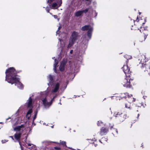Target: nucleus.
Masks as SVG:
<instances>
[{
	"mask_svg": "<svg viewBox=\"0 0 150 150\" xmlns=\"http://www.w3.org/2000/svg\"><path fill=\"white\" fill-rule=\"evenodd\" d=\"M49 82L48 85L49 86H52L51 91L48 88L47 90L41 94L42 102L45 108H48L52 104V101L57 96V93L59 89L61 82L60 81L53 83V76L49 75L48 77Z\"/></svg>",
	"mask_w": 150,
	"mask_h": 150,
	"instance_id": "obj_1",
	"label": "nucleus"
},
{
	"mask_svg": "<svg viewBox=\"0 0 150 150\" xmlns=\"http://www.w3.org/2000/svg\"><path fill=\"white\" fill-rule=\"evenodd\" d=\"M6 76L5 80L8 83L15 86L19 88L22 89L23 86V84L20 82L19 79L16 76V72L15 69L13 67H10L7 69L5 72Z\"/></svg>",
	"mask_w": 150,
	"mask_h": 150,
	"instance_id": "obj_2",
	"label": "nucleus"
},
{
	"mask_svg": "<svg viewBox=\"0 0 150 150\" xmlns=\"http://www.w3.org/2000/svg\"><path fill=\"white\" fill-rule=\"evenodd\" d=\"M139 64H138L139 67L141 68L146 73H148L150 75V66L146 65V61L145 57L144 55H142L139 57Z\"/></svg>",
	"mask_w": 150,
	"mask_h": 150,
	"instance_id": "obj_3",
	"label": "nucleus"
},
{
	"mask_svg": "<svg viewBox=\"0 0 150 150\" xmlns=\"http://www.w3.org/2000/svg\"><path fill=\"white\" fill-rule=\"evenodd\" d=\"M48 5L52 9H57L60 7L62 3V0H48Z\"/></svg>",
	"mask_w": 150,
	"mask_h": 150,
	"instance_id": "obj_4",
	"label": "nucleus"
},
{
	"mask_svg": "<svg viewBox=\"0 0 150 150\" xmlns=\"http://www.w3.org/2000/svg\"><path fill=\"white\" fill-rule=\"evenodd\" d=\"M81 30H88L87 34L88 38L84 39L83 40V42L84 41L86 43H87L88 40L91 38L93 30V27L90 25H86L83 27L81 28Z\"/></svg>",
	"mask_w": 150,
	"mask_h": 150,
	"instance_id": "obj_5",
	"label": "nucleus"
},
{
	"mask_svg": "<svg viewBox=\"0 0 150 150\" xmlns=\"http://www.w3.org/2000/svg\"><path fill=\"white\" fill-rule=\"evenodd\" d=\"M13 129L14 131L16 132L19 131L21 132L20 133H16L15 134L14 136L15 138L19 142V144H20L19 140L21 136V132L25 129L24 125H22L20 126H17L14 127Z\"/></svg>",
	"mask_w": 150,
	"mask_h": 150,
	"instance_id": "obj_6",
	"label": "nucleus"
},
{
	"mask_svg": "<svg viewBox=\"0 0 150 150\" xmlns=\"http://www.w3.org/2000/svg\"><path fill=\"white\" fill-rule=\"evenodd\" d=\"M78 37L79 35L77 32L74 31L72 33L69 40V43L67 46L68 48H70L73 45Z\"/></svg>",
	"mask_w": 150,
	"mask_h": 150,
	"instance_id": "obj_7",
	"label": "nucleus"
},
{
	"mask_svg": "<svg viewBox=\"0 0 150 150\" xmlns=\"http://www.w3.org/2000/svg\"><path fill=\"white\" fill-rule=\"evenodd\" d=\"M27 103L28 107L30 109L27 113L26 117L28 118V119H29L30 116V114L32 112V98L30 97L28 100Z\"/></svg>",
	"mask_w": 150,
	"mask_h": 150,
	"instance_id": "obj_8",
	"label": "nucleus"
},
{
	"mask_svg": "<svg viewBox=\"0 0 150 150\" xmlns=\"http://www.w3.org/2000/svg\"><path fill=\"white\" fill-rule=\"evenodd\" d=\"M122 69L126 76L127 77L129 76V74L131 72L128 65L127 64L124 65L122 67Z\"/></svg>",
	"mask_w": 150,
	"mask_h": 150,
	"instance_id": "obj_9",
	"label": "nucleus"
},
{
	"mask_svg": "<svg viewBox=\"0 0 150 150\" xmlns=\"http://www.w3.org/2000/svg\"><path fill=\"white\" fill-rule=\"evenodd\" d=\"M122 84L125 87H129L130 86L129 79L128 78L122 80Z\"/></svg>",
	"mask_w": 150,
	"mask_h": 150,
	"instance_id": "obj_10",
	"label": "nucleus"
},
{
	"mask_svg": "<svg viewBox=\"0 0 150 150\" xmlns=\"http://www.w3.org/2000/svg\"><path fill=\"white\" fill-rule=\"evenodd\" d=\"M108 131V129L105 127H102L100 129V134L102 135L106 133Z\"/></svg>",
	"mask_w": 150,
	"mask_h": 150,
	"instance_id": "obj_11",
	"label": "nucleus"
},
{
	"mask_svg": "<svg viewBox=\"0 0 150 150\" xmlns=\"http://www.w3.org/2000/svg\"><path fill=\"white\" fill-rule=\"evenodd\" d=\"M65 64V62H62L61 63L59 67L60 71H62L64 70Z\"/></svg>",
	"mask_w": 150,
	"mask_h": 150,
	"instance_id": "obj_12",
	"label": "nucleus"
},
{
	"mask_svg": "<svg viewBox=\"0 0 150 150\" xmlns=\"http://www.w3.org/2000/svg\"><path fill=\"white\" fill-rule=\"evenodd\" d=\"M58 64V61L56 59H54V72L56 73H57V70L56 69L57 65Z\"/></svg>",
	"mask_w": 150,
	"mask_h": 150,
	"instance_id": "obj_13",
	"label": "nucleus"
},
{
	"mask_svg": "<svg viewBox=\"0 0 150 150\" xmlns=\"http://www.w3.org/2000/svg\"><path fill=\"white\" fill-rule=\"evenodd\" d=\"M82 11H79L75 13V15L77 17H79L81 16L82 14Z\"/></svg>",
	"mask_w": 150,
	"mask_h": 150,
	"instance_id": "obj_14",
	"label": "nucleus"
},
{
	"mask_svg": "<svg viewBox=\"0 0 150 150\" xmlns=\"http://www.w3.org/2000/svg\"><path fill=\"white\" fill-rule=\"evenodd\" d=\"M59 40L60 43V46L61 47L63 48L65 46L64 42L63 40L60 39V38H59Z\"/></svg>",
	"mask_w": 150,
	"mask_h": 150,
	"instance_id": "obj_15",
	"label": "nucleus"
},
{
	"mask_svg": "<svg viewBox=\"0 0 150 150\" xmlns=\"http://www.w3.org/2000/svg\"><path fill=\"white\" fill-rule=\"evenodd\" d=\"M16 122L17 123L19 122H21L22 121V118L21 117H18L16 119Z\"/></svg>",
	"mask_w": 150,
	"mask_h": 150,
	"instance_id": "obj_16",
	"label": "nucleus"
},
{
	"mask_svg": "<svg viewBox=\"0 0 150 150\" xmlns=\"http://www.w3.org/2000/svg\"><path fill=\"white\" fill-rule=\"evenodd\" d=\"M122 114L121 112H115L114 113V116L115 117H119L120 115Z\"/></svg>",
	"mask_w": 150,
	"mask_h": 150,
	"instance_id": "obj_17",
	"label": "nucleus"
},
{
	"mask_svg": "<svg viewBox=\"0 0 150 150\" xmlns=\"http://www.w3.org/2000/svg\"><path fill=\"white\" fill-rule=\"evenodd\" d=\"M59 144L64 146H65L66 147H67L66 145V142L65 141H62L60 140V141Z\"/></svg>",
	"mask_w": 150,
	"mask_h": 150,
	"instance_id": "obj_18",
	"label": "nucleus"
},
{
	"mask_svg": "<svg viewBox=\"0 0 150 150\" xmlns=\"http://www.w3.org/2000/svg\"><path fill=\"white\" fill-rule=\"evenodd\" d=\"M124 57L127 59H130L132 58V57L131 56L127 54L125 55Z\"/></svg>",
	"mask_w": 150,
	"mask_h": 150,
	"instance_id": "obj_19",
	"label": "nucleus"
},
{
	"mask_svg": "<svg viewBox=\"0 0 150 150\" xmlns=\"http://www.w3.org/2000/svg\"><path fill=\"white\" fill-rule=\"evenodd\" d=\"M125 107L126 108L130 109V103H128L125 104Z\"/></svg>",
	"mask_w": 150,
	"mask_h": 150,
	"instance_id": "obj_20",
	"label": "nucleus"
},
{
	"mask_svg": "<svg viewBox=\"0 0 150 150\" xmlns=\"http://www.w3.org/2000/svg\"><path fill=\"white\" fill-rule=\"evenodd\" d=\"M127 117V116L126 114H125L124 115L123 118L122 119H121L120 120V121H123Z\"/></svg>",
	"mask_w": 150,
	"mask_h": 150,
	"instance_id": "obj_21",
	"label": "nucleus"
},
{
	"mask_svg": "<svg viewBox=\"0 0 150 150\" xmlns=\"http://www.w3.org/2000/svg\"><path fill=\"white\" fill-rule=\"evenodd\" d=\"M125 95V98H126L127 97L129 98V97H131L132 96V95H130V96L128 93H125L124 94Z\"/></svg>",
	"mask_w": 150,
	"mask_h": 150,
	"instance_id": "obj_22",
	"label": "nucleus"
},
{
	"mask_svg": "<svg viewBox=\"0 0 150 150\" xmlns=\"http://www.w3.org/2000/svg\"><path fill=\"white\" fill-rule=\"evenodd\" d=\"M103 123L101 121H99L98 122H97V125L98 126H100L101 125V124H103Z\"/></svg>",
	"mask_w": 150,
	"mask_h": 150,
	"instance_id": "obj_23",
	"label": "nucleus"
},
{
	"mask_svg": "<svg viewBox=\"0 0 150 150\" xmlns=\"http://www.w3.org/2000/svg\"><path fill=\"white\" fill-rule=\"evenodd\" d=\"M89 9V8H87L85 10L81 11H82V13L83 12L86 13L88 11Z\"/></svg>",
	"mask_w": 150,
	"mask_h": 150,
	"instance_id": "obj_24",
	"label": "nucleus"
},
{
	"mask_svg": "<svg viewBox=\"0 0 150 150\" xmlns=\"http://www.w3.org/2000/svg\"><path fill=\"white\" fill-rule=\"evenodd\" d=\"M37 113V112H36L35 115L33 117V120H34L36 118Z\"/></svg>",
	"mask_w": 150,
	"mask_h": 150,
	"instance_id": "obj_25",
	"label": "nucleus"
},
{
	"mask_svg": "<svg viewBox=\"0 0 150 150\" xmlns=\"http://www.w3.org/2000/svg\"><path fill=\"white\" fill-rule=\"evenodd\" d=\"M8 141V140H5V139H4V140H2L1 141V142H2V143H4Z\"/></svg>",
	"mask_w": 150,
	"mask_h": 150,
	"instance_id": "obj_26",
	"label": "nucleus"
},
{
	"mask_svg": "<svg viewBox=\"0 0 150 150\" xmlns=\"http://www.w3.org/2000/svg\"><path fill=\"white\" fill-rule=\"evenodd\" d=\"M46 10L48 13H49V8L47 6L46 8Z\"/></svg>",
	"mask_w": 150,
	"mask_h": 150,
	"instance_id": "obj_27",
	"label": "nucleus"
},
{
	"mask_svg": "<svg viewBox=\"0 0 150 150\" xmlns=\"http://www.w3.org/2000/svg\"><path fill=\"white\" fill-rule=\"evenodd\" d=\"M61 28V26H59V27H58V30L56 32V34H57L58 33H59V30Z\"/></svg>",
	"mask_w": 150,
	"mask_h": 150,
	"instance_id": "obj_28",
	"label": "nucleus"
},
{
	"mask_svg": "<svg viewBox=\"0 0 150 150\" xmlns=\"http://www.w3.org/2000/svg\"><path fill=\"white\" fill-rule=\"evenodd\" d=\"M54 149H56L57 150H59L60 149V148L59 147H55Z\"/></svg>",
	"mask_w": 150,
	"mask_h": 150,
	"instance_id": "obj_29",
	"label": "nucleus"
},
{
	"mask_svg": "<svg viewBox=\"0 0 150 150\" xmlns=\"http://www.w3.org/2000/svg\"><path fill=\"white\" fill-rule=\"evenodd\" d=\"M113 130L115 131L117 133V134L118 132H117V129H113Z\"/></svg>",
	"mask_w": 150,
	"mask_h": 150,
	"instance_id": "obj_30",
	"label": "nucleus"
},
{
	"mask_svg": "<svg viewBox=\"0 0 150 150\" xmlns=\"http://www.w3.org/2000/svg\"><path fill=\"white\" fill-rule=\"evenodd\" d=\"M97 15V13H96L95 11V16L94 17L96 18Z\"/></svg>",
	"mask_w": 150,
	"mask_h": 150,
	"instance_id": "obj_31",
	"label": "nucleus"
},
{
	"mask_svg": "<svg viewBox=\"0 0 150 150\" xmlns=\"http://www.w3.org/2000/svg\"><path fill=\"white\" fill-rule=\"evenodd\" d=\"M91 1H90L89 2L86 3V4L87 5H89V4H91Z\"/></svg>",
	"mask_w": 150,
	"mask_h": 150,
	"instance_id": "obj_32",
	"label": "nucleus"
},
{
	"mask_svg": "<svg viewBox=\"0 0 150 150\" xmlns=\"http://www.w3.org/2000/svg\"><path fill=\"white\" fill-rule=\"evenodd\" d=\"M73 50H71V51H70V53L71 54H72L73 53Z\"/></svg>",
	"mask_w": 150,
	"mask_h": 150,
	"instance_id": "obj_33",
	"label": "nucleus"
},
{
	"mask_svg": "<svg viewBox=\"0 0 150 150\" xmlns=\"http://www.w3.org/2000/svg\"><path fill=\"white\" fill-rule=\"evenodd\" d=\"M141 28L142 29V30L143 29L145 30V28H144V27H141Z\"/></svg>",
	"mask_w": 150,
	"mask_h": 150,
	"instance_id": "obj_34",
	"label": "nucleus"
},
{
	"mask_svg": "<svg viewBox=\"0 0 150 150\" xmlns=\"http://www.w3.org/2000/svg\"><path fill=\"white\" fill-rule=\"evenodd\" d=\"M53 16L55 18H57V16L56 15H54Z\"/></svg>",
	"mask_w": 150,
	"mask_h": 150,
	"instance_id": "obj_35",
	"label": "nucleus"
},
{
	"mask_svg": "<svg viewBox=\"0 0 150 150\" xmlns=\"http://www.w3.org/2000/svg\"><path fill=\"white\" fill-rule=\"evenodd\" d=\"M27 145L29 146H31L32 145V144L30 143H28Z\"/></svg>",
	"mask_w": 150,
	"mask_h": 150,
	"instance_id": "obj_36",
	"label": "nucleus"
},
{
	"mask_svg": "<svg viewBox=\"0 0 150 150\" xmlns=\"http://www.w3.org/2000/svg\"><path fill=\"white\" fill-rule=\"evenodd\" d=\"M93 145L95 146H96L97 145V144H95L94 143L93 144Z\"/></svg>",
	"mask_w": 150,
	"mask_h": 150,
	"instance_id": "obj_37",
	"label": "nucleus"
},
{
	"mask_svg": "<svg viewBox=\"0 0 150 150\" xmlns=\"http://www.w3.org/2000/svg\"><path fill=\"white\" fill-rule=\"evenodd\" d=\"M9 137L11 138H12V139L13 140H14V139L13 137V136H10Z\"/></svg>",
	"mask_w": 150,
	"mask_h": 150,
	"instance_id": "obj_38",
	"label": "nucleus"
},
{
	"mask_svg": "<svg viewBox=\"0 0 150 150\" xmlns=\"http://www.w3.org/2000/svg\"><path fill=\"white\" fill-rule=\"evenodd\" d=\"M147 35H145L144 36V40H145V39H146V37H147Z\"/></svg>",
	"mask_w": 150,
	"mask_h": 150,
	"instance_id": "obj_39",
	"label": "nucleus"
},
{
	"mask_svg": "<svg viewBox=\"0 0 150 150\" xmlns=\"http://www.w3.org/2000/svg\"><path fill=\"white\" fill-rule=\"evenodd\" d=\"M12 120H13V119H14V116L13 115L12 116Z\"/></svg>",
	"mask_w": 150,
	"mask_h": 150,
	"instance_id": "obj_40",
	"label": "nucleus"
},
{
	"mask_svg": "<svg viewBox=\"0 0 150 150\" xmlns=\"http://www.w3.org/2000/svg\"><path fill=\"white\" fill-rule=\"evenodd\" d=\"M43 125H46V126H47V124L46 125V123H43Z\"/></svg>",
	"mask_w": 150,
	"mask_h": 150,
	"instance_id": "obj_41",
	"label": "nucleus"
},
{
	"mask_svg": "<svg viewBox=\"0 0 150 150\" xmlns=\"http://www.w3.org/2000/svg\"><path fill=\"white\" fill-rule=\"evenodd\" d=\"M133 101H135V98H133Z\"/></svg>",
	"mask_w": 150,
	"mask_h": 150,
	"instance_id": "obj_42",
	"label": "nucleus"
},
{
	"mask_svg": "<svg viewBox=\"0 0 150 150\" xmlns=\"http://www.w3.org/2000/svg\"><path fill=\"white\" fill-rule=\"evenodd\" d=\"M99 141H100V142L101 143H103V142H102L100 140H99Z\"/></svg>",
	"mask_w": 150,
	"mask_h": 150,
	"instance_id": "obj_43",
	"label": "nucleus"
},
{
	"mask_svg": "<svg viewBox=\"0 0 150 150\" xmlns=\"http://www.w3.org/2000/svg\"><path fill=\"white\" fill-rule=\"evenodd\" d=\"M9 118H10V117H9V118H8L6 120H8Z\"/></svg>",
	"mask_w": 150,
	"mask_h": 150,
	"instance_id": "obj_44",
	"label": "nucleus"
},
{
	"mask_svg": "<svg viewBox=\"0 0 150 150\" xmlns=\"http://www.w3.org/2000/svg\"><path fill=\"white\" fill-rule=\"evenodd\" d=\"M102 140H103V139H105V138H102Z\"/></svg>",
	"mask_w": 150,
	"mask_h": 150,
	"instance_id": "obj_45",
	"label": "nucleus"
},
{
	"mask_svg": "<svg viewBox=\"0 0 150 150\" xmlns=\"http://www.w3.org/2000/svg\"><path fill=\"white\" fill-rule=\"evenodd\" d=\"M63 34H64V35H66V34H65V33H63Z\"/></svg>",
	"mask_w": 150,
	"mask_h": 150,
	"instance_id": "obj_46",
	"label": "nucleus"
},
{
	"mask_svg": "<svg viewBox=\"0 0 150 150\" xmlns=\"http://www.w3.org/2000/svg\"><path fill=\"white\" fill-rule=\"evenodd\" d=\"M52 128H53V126H52Z\"/></svg>",
	"mask_w": 150,
	"mask_h": 150,
	"instance_id": "obj_47",
	"label": "nucleus"
},
{
	"mask_svg": "<svg viewBox=\"0 0 150 150\" xmlns=\"http://www.w3.org/2000/svg\"><path fill=\"white\" fill-rule=\"evenodd\" d=\"M58 19V21H59V18H58V19Z\"/></svg>",
	"mask_w": 150,
	"mask_h": 150,
	"instance_id": "obj_48",
	"label": "nucleus"
},
{
	"mask_svg": "<svg viewBox=\"0 0 150 150\" xmlns=\"http://www.w3.org/2000/svg\"><path fill=\"white\" fill-rule=\"evenodd\" d=\"M139 115L138 114V117Z\"/></svg>",
	"mask_w": 150,
	"mask_h": 150,
	"instance_id": "obj_49",
	"label": "nucleus"
},
{
	"mask_svg": "<svg viewBox=\"0 0 150 150\" xmlns=\"http://www.w3.org/2000/svg\"><path fill=\"white\" fill-rule=\"evenodd\" d=\"M144 23H143V24H144Z\"/></svg>",
	"mask_w": 150,
	"mask_h": 150,
	"instance_id": "obj_50",
	"label": "nucleus"
},
{
	"mask_svg": "<svg viewBox=\"0 0 150 150\" xmlns=\"http://www.w3.org/2000/svg\"><path fill=\"white\" fill-rule=\"evenodd\" d=\"M18 112V110L17 111V112Z\"/></svg>",
	"mask_w": 150,
	"mask_h": 150,
	"instance_id": "obj_51",
	"label": "nucleus"
},
{
	"mask_svg": "<svg viewBox=\"0 0 150 150\" xmlns=\"http://www.w3.org/2000/svg\"><path fill=\"white\" fill-rule=\"evenodd\" d=\"M51 15H52V14L51 13H50Z\"/></svg>",
	"mask_w": 150,
	"mask_h": 150,
	"instance_id": "obj_52",
	"label": "nucleus"
},
{
	"mask_svg": "<svg viewBox=\"0 0 150 150\" xmlns=\"http://www.w3.org/2000/svg\"><path fill=\"white\" fill-rule=\"evenodd\" d=\"M140 31L141 32V30H140Z\"/></svg>",
	"mask_w": 150,
	"mask_h": 150,
	"instance_id": "obj_53",
	"label": "nucleus"
},
{
	"mask_svg": "<svg viewBox=\"0 0 150 150\" xmlns=\"http://www.w3.org/2000/svg\"><path fill=\"white\" fill-rule=\"evenodd\" d=\"M113 134H114V132L113 133Z\"/></svg>",
	"mask_w": 150,
	"mask_h": 150,
	"instance_id": "obj_54",
	"label": "nucleus"
},
{
	"mask_svg": "<svg viewBox=\"0 0 150 150\" xmlns=\"http://www.w3.org/2000/svg\"><path fill=\"white\" fill-rule=\"evenodd\" d=\"M59 104H61V103H59Z\"/></svg>",
	"mask_w": 150,
	"mask_h": 150,
	"instance_id": "obj_55",
	"label": "nucleus"
},
{
	"mask_svg": "<svg viewBox=\"0 0 150 150\" xmlns=\"http://www.w3.org/2000/svg\"><path fill=\"white\" fill-rule=\"evenodd\" d=\"M56 143L57 144H59V143Z\"/></svg>",
	"mask_w": 150,
	"mask_h": 150,
	"instance_id": "obj_56",
	"label": "nucleus"
},
{
	"mask_svg": "<svg viewBox=\"0 0 150 150\" xmlns=\"http://www.w3.org/2000/svg\"><path fill=\"white\" fill-rule=\"evenodd\" d=\"M2 123V122H0V123Z\"/></svg>",
	"mask_w": 150,
	"mask_h": 150,
	"instance_id": "obj_57",
	"label": "nucleus"
}]
</instances>
